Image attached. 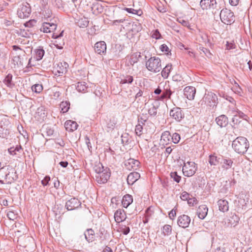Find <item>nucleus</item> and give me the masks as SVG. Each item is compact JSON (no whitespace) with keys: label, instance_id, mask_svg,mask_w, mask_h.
<instances>
[{"label":"nucleus","instance_id":"1","mask_svg":"<svg viewBox=\"0 0 252 252\" xmlns=\"http://www.w3.org/2000/svg\"><path fill=\"white\" fill-rule=\"evenodd\" d=\"M18 177L15 169L10 165L0 168V183L11 184L17 180Z\"/></svg>","mask_w":252,"mask_h":252},{"label":"nucleus","instance_id":"2","mask_svg":"<svg viewBox=\"0 0 252 252\" xmlns=\"http://www.w3.org/2000/svg\"><path fill=\"white\" fill-rule=\"evenodd\" d=\"M232 147L236 153L243 155L247 151L249 143L246 137L239 136L233 141Z\"/></svg>","mask_w":252,"mask_h":252},{"label":"nucleus","instance_id":"3","mask_svg":"<svg viewBox=\"0 0 252 252\" xmlns=\"http://www.w3.org/2000/svg\"><path fill=\"white\" fill-rule=\"evenodd\" d=\"M146 67L149 71L154 73L159 72L161 68L160 59L157 57H152L146 62Z\"/></svg>","mask_w":252,"mask_h":252},{"label":"nucleus","instance_id":"4","mask_svg":"<svg viewBox=\"0 0 252 252\" xmlns=\"http://www.w3.org/2000/svg\"><path fill=\"white\" fill-rule=\"evenodd\" d=\"M220 18L222 23L230 25L235 21V16L233 12L227 8L222 9L220 12Z\"/></svg>","mask_w":252,"mask_h":252},{"label":"nucleus","instance_id":"5","mask_svg":"<svg viewBox=\"0 0 252 252\" xmlns=\"http://www.w3.org/2000/svg\"><path fill=\"white\" fill-rule=\"evenodd\" d=\"M197 165L193 161L184 162L182 171L184 175L187 177H191L195 174L197 170Z\"/></svg>","mask_w":252,"mask_h":252},{"label":"nucleus","instance_id":"6","mask_svg":"<svg viewBox=\"0 0 252 252\" xmlns=\"http://www.w3.org/2000/svg\"><path fill=\"white\" fill-rule=\"evenodd\" d=\"M31 13L30 5L26 2L22 3L18 9L17 14L20 18H25L30 16Z\"/></svg>","mask_w":252,"mask_h":252},{"label":"nucleus","instance_id":"7","mask_svg":"<svg viewBox=\"0 0 252 252\" xmlns=\"http://www.w3.org/2000/svg\"><path fill=\"white\" fill-rule=\"evenodd\" d=\"M200 5L203 10H213L219 8L216 0H201Z\"/></svg>","mask_w":252,"mask_h":252},{"label":"nucleus","instance_id":"8","mask_svg":"<svg viewBox=\"0 0 252 252\" xmlns=\"http://www.w3.org/2000/svg\"><path fill=\"white\" fill-rule=\"evenodd\" d=\"M108 171L109 169L105 168L103 171L95 174V180L98 184H102L107 182L110 176V173Z\"/></svg>","mask_w":252,"mask_h":252},{"label":"nucleus","instance_id":"9","mask_svg":"<svg viewBox=\"0 0 252 252\" xmlns=\"http://www.w3.org/2000/svg\"><path fill=\"white\" fill-rule=\"evenodd\" d=\"M203 99L205 103L211 107L216 106L218 103V96L212 92L205 94Z\"/></svg>","mask_w":252,"mask_h":252},{"label":"nucleus","instance_id":"10","mask_svg":"<svg viewBox=\"0 0 252 252\" xmlns=\"http://www.w3.org/2000/svg\"><path fill=\"white\" fill-rule=\"evenodd\" d=\"M172 93L173 92L171 90L169 86H165L163 88L161 94L156 97V99L162 101H163L164 100L170 99L171 95Z\"/></svg>","mask_w":252,"mask_h":252},{"label":"nucleus","instance_id":"11","mask_svg":"<svg viewBox=\"0 0 252 252\" xmlns=\"http://www.w3.org/2000/svg\"><path fill=\"white\" fill-rule=\"evenodd\" d=\"M170 116L177 121H181L184 117V113L179 107H175L170 111Z\"/></svg>","mask_w":252,"mask_h":252},{"label":"nucleus","instance_id":"12","mask_svg":"<svg viewBox=\"0 0 252 252\" xmlns=\"http://www.w3.org/2000/svg\"><path fill=\"white\" fill-rule=\"evenodd\" d=\"M190 218L186 215L180 216L177 220V223L180 227L185 228L189 226L190 222Z\"/></svg>","mask_w":252,"mask_h":252},{"label":"nucleus","instance_id":"13","mask_svg":"<svg viewBox=\"0 0 252 252\" xmlns=\"http://www.w3.org/2000/svg\"><path fill=\"white\" fill-rule=\"evenodd\" d=\"M80 201L75 198H72L65 203V207L68 210L71 211L78 208L81 206Z\"/></svg>","mask_w":252,"mask_h":252},{"label":"nucleus","instance_id":"14","mask_svg":"<svg viewBox=\"0 0 252 252\" xmlns=\"http://www.w3.org/2000/svg\"><path fill=\"white\" fill-rule=\"evenodd\" d=\"M196 94V89L192 86H187L184 89L185 96L189 100H193Z\"/></svg>","mask_w":252,"mask_h":252},{"label":"nucleus","instance_id":"15","mask_svg":"<svg viewBox=\"0 0 252 252\" xmlns=\"http://www.w3.org/2000/svg\"><path fill=\"white\" fill-rule=\"evenodd\" d=\"M94 51L98 54H104L106 52V44L103 41L96 42L94 46Z\"/></svg>","mask_w":252,"mask_h":252},{"label":"nucleus","instance_id":"16","mask_svg":"<svg viewBox=\"0 0 252 252\" xmlns=\"http://www.w3.org/2000/svg\"><path fill=\"white\" fill-rule=\"evenodd\" d=\"M68 67V64L66 62H59L55 67V70L58 72L59 76H62L67 71Z\"/></svg>","mask_w":252,"mask_h":252},{"label":"nucleus","instance_id":"17","mask_svg":"<svg viewBox=\"0 0 252 252\" xmlns=\"http://www.w3.org/2000/svg\"><path fill=\"white\" fill-rule=\"evenodd\" d=\"M57 28V25L54 23L44 22L42 24L40 31L45 33L53 32Z\"/></svg>","mask_w":252,"mask_h":252},{"label":"nucleus","instance_id":"18","mask_svg":"<svg viewBox=\"0 0 252 252\" xmlns=\"http://www.w3.org/2000/svg\"><path fill=\"white\" fill-rule=\"evenodd\" d=\"M140 164V162L133 158H129L125 162V165L129 170L136 169Z\"/></svg>","mask_w":252,"mask_h":252},{"label":"nucleus","instance_id":"19","mask_svg":"<svg viewBox=\"0 0 252 252\" xmlns=\"http://www.w3.org/2000/svg\"><path fill=\"white\" fill-rule=\"evenodd\" d=\"M6 124L3 123L2 125V122L0 123V137L5 138L9 134V125L8 122H6Z\"/></svg>","mask_w":252,"mask_h":252},{"label":"nucleus","instance_id":"20","mask_svg":"<svg viewBox=\"0 0 252 252\" xmlns=\"http://www.w3.org/2000/svg\"><path fill=\"white\" fill-rule=\"evenodd\" d=\"M208 208L205 205H202L199 206L197 210V215L200 219H204L208 213Z\"/></svg>","mask_w":252,"mask_h":252},{"label":"nucleus","instance_id":"21","mask_svg":"<svg viewBox=\"0 0 252 252\" xmlns=\"http://www.w3.org/2000/svg\"><path fill=\"white\" fill-rule=\"evenodd\" d=\"M140 177V174L137 172L130 173L127 177V182L128 185H133Z\"/></svg>","mask_w":252,"mask_h":252},{"label":"nucleus","instance_id":"22","mask_svg":"<svg viewBox=\"0 0 252 252\" xmlns=\"http://www.w3.org/2000/svg\"><path fill=\"white\" fill-rule=\"evenodd\" d=\"M216 122L220 127H225L228 123L227 117L224 115H221L216 118Z\"/></svg>","mask_w":252,"mask_h":252},{"label":"nucleus","instance_id":"23","mask_svg":"<svg viewBox=\"0 0 252 252\" xmlns=\"http://www.w3.org/2000/svg\"><path fill=\"white\" fill-rule=\"evenodd\" d=\"M78 125L76 122L68 120L65 122L64 127L66 130L69 132H72L77 129Z\"/></svg>","mask_w":252,"mask_h":252},{"label":"nucleus","instance_id":"24","mask_svg":"<svg viewBox=\"0 0 252 252\" xmlns=\"http://www.w3.org/2000/svg\"><path fill=\"white\" fill-rule=\"evenodd\" d=\"M171 136L168 131H164L161 136L160 142L163 145H168L170 143Z\"/></svg>","mask_w":252,"mask_h":252},{"label":"nucleus","instance_id":"25","mask_svg":"<svg viewBox=\"0 0 252 252\" xmlns=\"http://www.w3.org/2000/svg\"><path fill=\"white\" fill-rule=\"evenodd\" d=\"M92 13L97 15L103 11V7L100 3L98 2H94L91 7Z\"/></svg>","mask_w":252,"mask_h":252},{"label":"nucleus","instance_id":"26","mask_svg":"<svg viewBox=\"0 0 252 252\" xmlns=\"http://www.w3.org/2000/svg\"><path fill=\"white\" fill-rule=\"evenodd\" d=\"M115 221L117 222H120L126 218V214L124 210L118 209L114 214Z\"/></svg>","mask_w":252,"mask_h":252},{"label":"nucleus","instance_id":"27","mask_svg":"<svg viewBox=\"0 0 252 252\" xmlns=\"http://www.w3.org/2000/svg\"><path fill=\"white\" fill-rule=\"evenodd\" d=\"M218 205L219 210L223 212H226L228 210L229 206L227 201L224 199H220L218 201Z\"/></svg>","mask_w":252,"mask_h":252},{"label":"nucleus","instance_id":"28","mask_svg":"<svg viewBox=\"0 0 252 252\" xmlns=\"http://www.w3.org/2000/svg\"><path fill=\"white\" fill-rule=\"evenodd\" d=\"M85 239L89 242H92L94 240V232L92 229H88L84 233Z\"/></svg>","mask_w":252,"mask_h":252},{"label":"nucleus","instance_id":"29","mask_svg":"<svg viewBox=\"0 0 252 252\" xmlns=\"http://www.w3.org/2000/svg\"><path fill=\"white\" fill-rule=\"evenodd\" d=\"M133 198L131 195L126 194L124 196L122 199V203L124 208H127L130 204L132 203Z\"/></svg>","mask_w":252,"mask_h":252},{"label":"nucleus","instance_id":"30","mask_svg":"<svg viewBox=\"0 0 252 252\" xmlns=\"http://www.w3.org/2000/svg\"><path fill=\"white\" fill-rule=\"evenodd\" d=\"M12 63L15 66H21L23 65V58L21 54L16 55L13 57L12 59Z\"/></svg>","mask_w":252,"mask_h":252},{"label":"nucleus","instance_id":"31","mask_svg":"<svg viewBox=\"0 0 252 252\" xmlns=\"http://www.w3.org/2000/svg\"><path fill=\"white\" fill-rule=\"evenodd\" d=\"M12 77L11 74H8L6 76L3 81L7 87L11 89L13 88L15 86L14 83L12 82Z\"/></svg>","mask_w":252,"mask_h":252},{"label":"nucleus","instance_id":"32","mask_svg":"<svg viewBox=\"0 0 252 252\" xmlns=\"http://www.w3.org/2000/svg\"><path fill=\"white\" fill-rule=\"evenodd\" d=\"M222 163V168L228 170L232 167L233 161L229 158H224Z\"/></svg>","mask_w":252,"mask_h":252},{"label":"nucleus","instance_id":"33","mask_svg":"<svg viewBox=\"0 0 252 252\" xmlns=\"http://www.w3.org/2000/svg\"><path fill=\"white\" fill-rule=\"evenodd\" d=\"M172 68L171 64H167L161 71V74L162 76L164 78H167Z\"/></svg>","mask_w":252,"mask_h":252},{"label":"nucleus","instance_id":"34","mask_svg":"<svg viewBox=\"0 0 252 252\" xmlns=\"http://www.w3.org/2000/svg\"><path fill=\"white\" fill-rule=\"evenodd\" d=\"M76 23L80 28H84L88 26L89 21L86 18L83 17L77 20Z\"/></svg>","mask_w":252,"mask_h":252},{"label":"nucleus","instance_id":"35","mask_svg":"<svg viewBox=\"0 0 252 252\" xmlns=\"http://www.w3.org/2000/svg\"><path fill=\"white\" fill-rule=\"evenodd\" d=\"M133 81V77L131 75H126L124 76L120 82V84H131Z\"/></svg>","mask_w":252,"mask_h":252},{"label":"nucleus","instance_id":"36","mask_svg":"<svg viewBox=\"0 0 252 252\" xmlns=\"http://www.w3.org/2000/svg\"><path fill=\"white\" fill-rule=\"evenodd\" d=\"M35 58L37 61H39L42 59L45 54V51L43 50V48H41L40 47H39V48L36 49L35 50Z\"/></svg>","mask_w":252,"mask_h":252},{"label":"nucleus","instance_id":"37","mask_svg":"<svg viewBox=\"0 0 252 252\" xmlns=\"http://www.w3.org/2000/svg\"><path fill=\"white\" fill-rule=\"evenodd\" d=\"M76 88L78 92L85 93L87 91L88 87L85 82H81L77 83Z\"/></svg>","mask_w":252,"mask_h":252},{"label":"nucleus","instance_id":"38","mask_svg":"<svg viewBox=\"0 0 252 252\" xmlns=\"http://www.w3.org/2000/svg\"><path fill=\"white\" fill-rule=\"evenodd\" d=\"M235 111H236V114H235L234 115V117L232 118L233 122H234L235 120H236V124L237 123V121H238V120L237 119V117H239L240 118H241L244 120L246 119L247 116L243 112L239 110L238 109H236Z\"/></svg>","mask_w":252,"mask_h":252},{"label":"nucleus","instance_id":"39","mask_svg":"<svg viewBox=\"0 0 252 252\" xmlns=\"http://www.w3.org/2000/svg\"><path fill=\"white\" fill-rule=\"evenodd\" d=\"M131 137L127 133L123 134L121 136L122 143L124 145H128L131 141Z\"/></svg>","mask_w":252,"mask_h":252},{"label":"nucleus","instance_id":"40","mask_svg":"<svg viewBox=\"0 0 252 252\" xmlns=\"http://www.w3.org/2000/svg\"><path fill=\"white\" fill-rule=\"evenodd\" d=\"M60 106L61 109V112L64 113L68 111L70 106V103L68 101H63L61 103Z\"/></svg>","mask_w":252,"mask_h":252},{"label":"nucleus","instance_id":"41","mask_svg":"<svg viewBox=\"0 0 252 252\" xmlns=\"http://www.w3.org/2000/svg\"><path fill=\"white\" fill-rule=\"evenodd\" d=\"M141 57L140 53H135L133 54L130 58L129 63L133 65L135 63H137L139 60V58Z\"/></svg>","mask_w":252,"mask_h":252},{"label":"nucleus","instance_id":"42","mask_svg":"<svg viewBox=\"0 0 252 252\" xmlns=\"http://www.w3.org/2000/svg\"><path fill=\"white\" fill-rule=\"evenodd\" d=\"M94 170L95 174H98L103 171L105 169L104 168L102 164L100 162H98L95 163L94 166Z\"/></svg>","mask_w":252,"mask_h":252},{"label":"nucleus","instance_id":"43","mask_svg":"<svg viewBox=\"0 0 252 252\" xmlns=\"http://www.w3.org/2000/svg\"><path fill=\"white\" fill-rule=\"evenodd\" d=\"M240 220L239 218L236 215H232L229 220V223L231 226H235Z\"/></svg>","mask_w":252,"mask_h":252},{"label":"nucleus","instance_id":"44","mask_svg":"<svg viewBox=\"0 0 252 252\" xmlns=\"http://www.w3.org/2000/svg\"><path fill=\"white\" fill-rule=\"evenodd\" d=\"M209 162L211 165H216L219 163V161L217 156L210 155L209 156Z\"/></svg>","mask_w":252,"mask_h":252},{"label":"nucleus","instance_id":"45","mask_svg":"<svg viewBox=\"0 0 252 252\" xmlns=\"http://www.w3.org/2000/svg\"><path fill=\"white\" fill-rule=\"evenodd\" d=\"M32 90L33 92L39 94L43 90V86L42 84H36L32 86Z\"/></svg>","mask_w":252,"mask_h":252},{"label":"nucleus","instance_id":"46","mask_svg":"<svg viewBox=\"0 0 252 252\" xmlns=\"http://www.w3.org/2000/svg\"><path fill=\"white\" fill-rule=\"evenodd\" d=\"M171 231L172 227L171 225L166 224L163 227L162 232L164 235H169L171 234Z\"/></svg>","mask_w":252,"mask_h":252},{"label":"nucleus","instance_id":"47","mask_svg":"<svg viewBox=\"0 0 252 252\" xmlns=\"http://www.w3.org/2000/svg\"><path fill=\"white\" fill-rule=\"evenodd\" d=\"M116 123L114 119H110L109 121L107 123L106 126L108 129V131L113 129Z\"/></svg>","mask_w":252,"mask_h":252},{"label":"nucleus","instance_id":"48","mask_svg":"<svg viewBox=\"0 0 252 252\" xmlns=\"http://www.w3.org/2000/svg\"><path fill=\"white\" fill-rule=\"evenodd\" d=\"M170 175L171 178L176 183H178L180 182L181 179V177L178 175L177 172H171Z\"/></svg>","mask_w":252,"mask_h":252},{"label":"nucleus","instance_id":"49","mask_svg":"<svg viewBox=\"0 0 252 252\" xmlns=\"http://www.w3.org/2000/svg\"><path fill=\"white\" fill-rule=\"evenodd\" d=\"M177 21L183 26L186 27L189 29H191L190 24L188 21L185 20L181 18H178Z\"/></svg>","mask_w":252,"mask_h":252},{"label":"nucleus","instance_id":"50","mask_svg":"<svg viewBox=\"0 0 252 252\" xmlns=\"http://www.w3.org/2000/svg\"><path fill=\"white\" fill-rule=\"evenodd\" d=\"M150 208H148L146 211L145 217L143 218V222L144 223H148L149 220V218L152 215V213L150 212Z\"/></svg>","mask_w":252,"mask_h":252},{"label":"nucleus","instance_id":"51","mask_svg":"<svg viewBox=\"0 0 252 252\" xmlns=\"http://www.w3.org/2000/svg\"><path fill=\"white\" fill-rule=\"evenodd\" d=\"M171 139L174 143L177 144L180 140V135L177 133H174L171 136Z\"/></svg>","mask_w":252,"mask_h":252},{"label":"nucleus","instance_id":"52","mask_svg":"<svg viewBox=\"0 0 252 252\" xmlns=\"http://www.w3.org/2000/svg\"><path fill=\"white\" fill-rule=\"evenodd\" d=\"M61 94V93L60 92V91L56 89H53L52 90V94H51V96L52 98L57 100L60 98Z\"/></svg>","mask_w":252,"mask_h":252},{"label":"nucleus","instance_id":"53","mask_svg":"<svg viewBox=\"0 0 252 252\" xmlns=\"http://www.w3.org/2000/svg\"><path fill=\"white\" fill-rule=\"evenodd\" d=\"M7 217L9 220H14L17 218V214L13 211H9L7 213Z\"/></svg>","mask_w":252,"mask_h":252},{"label":"nucleus","instance_id":"54","mask_svg":"<svg viewBox=\"0 0 252 252\" xmlns=\"http://www.w3.org/2000/svg\"><path fill=\"white\" fill-rule=\"evenodd\" d=\"M143 126L140 124H138L135 127V133L138 136H140L142 133Z\"/></svg>","mask_w":252,"mask_h":252},{"label":"nucleus","instance_id":"55","mask_svg":"<svg viewBox=\"0 0 252 252\" xmlns=\"http://www.w3.org/2000/svg\"><path fill=\"white\" fill-rule=\"evenodd\" d=\"M148 113L151 116H156L157 114V108L155 106H152L149 109Z\"/></svg>","mask_w":252,"mask_h":252},{"label":"nucleus","instance_id":"56","mask_svg":"<svg viewBox=\"0 0 252 252\" xmlns=\"http://www.w3.org/2000/svg\"><path fill=\"white\" fill-rule=\"evenodd\" d=\"M36 23V21L35 20H31L29 21L28 22H27L24 24V25L26 27H32L34 26L35 24Z\"/></svg>","mask_w":252,"mask_h":252},{"label":"nucleus","instance_id":"57","mask_svg":"<svg viewBox=\"0 0 252 252\" xmlns=\"http://www.w3.org/2000/svg\"><path fill=\"white\" fill-rule=\"evenodd\" d=\"M180 197L183 200H188L189 198V194L186 191H184L181 194Z\"/></svg>","mask_w":252,"mask_h":252},{"label":"nucleus","instance_id":"58","mask_svg":"<svg viewBox=\"0 0 252 252\" xmlns=\"http://www.w3.org/2000/svg\"><path fill=\"white\" fill-rule=\"evenodd\" d=\"M50 180V177L49 176H46L41 181V184L43 186H47Z\"/></svg>","mask_w":252,"mask_h":252},{"label":"nucleus","instance_id":"59","mask_svg":"<svg viewBox=\"0 0 252 252\" xmlns=\"http://www.w3.org/2000/svg\"><path fill=\"white\" fill-rule=\"evenodd\" d=\"M152 37L157 39H159L160 37V33L158 32V30L155 31L154 33H153Z\"/></svg>","mask_w":252,"mask_h":252},{"label":"nucleus","instance_id":"60","mask_svg":"<svg viewBox=\"0 0 252 252\" xmlns=\"http://www.w3.org/2000/svg\"><path fill=\"white\" fill-rule=\"evenodd\" d=\"M235 45L233 43H229L228 42H227V43L226 44V49L227 50H230L232 49L235 48Z\"/></svg>","mask_w":252,"mask_h":252},{"label":"nucleus","instance_id":"61","mask_svg":"<svg viewBox=\"0 0 252 252\" xmlns=\"http://www.w3.org/2000/svg\"><path fill=\"white\" fill-rule=\"evenodd\" d=\"M200 36L203 42L206 43L207 42H209L208 35L206 33H201L200 34Z\"/></svg>","mask_w":252,"mask_h":252},{"label":"nucleus","instance_id":"62","mask_svg":"<svg viewBox=\"0 0 252 252\" xmlns=\"http://www.w3.org/2000/svg\"><path fill=\"white\" fill-rule=\"evenodd\" d=\"M46 132L48 136H52L54 133V130L51 127H47L46 128Z\"/></svg>","mask_w":252,"mask_h":252},{"label":"nucleus","instance_id":"63","mask_svg":"<svg viewBox=\"0 0 252 252\" xmlns=\"http://www.w3.org/2000/svg\"><path fill=\"white\" fill-rule=\"evenodd\" d=\"M14 150L17 153V155L18 153L21 154L23 151V149L21 145H17L15 147H14Z\"/></svg>","mask_w":252,"mask_h":252},{"label":"nucleus","instance_id":"64","mask_svg":"<svg viewBox=\"0 0 252 252\" xmlns=\"http://www.w3.org/2000/svg\"><path fill=\"white\" fill-rule=\"evenodd\" d=\"M176 211L173 209L169 213V217L172 220L174 219V217L176 216Z\"/></svg>","mask_w":252,"mask_h":252}]
</instances>
